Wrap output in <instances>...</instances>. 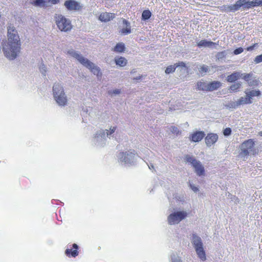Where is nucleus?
<instances>
[{
  "mask_svg": "<svg viewBox=\"0 0 262 262\" xmlns=\"http://www.w3.org/2000/svg\"><path fill=\"white\" fill-rule=\"evenodd\" d=\"M243 75L242 76L243 79L248 82L250 80V78H251L253 74L252 73H243Z\"/></svg>",
  "mask_w": 262,
  "mask_h": 262,
  "instance_id": "34",
  "label": "nucleus"
},
{
  "mask_svg": "<svg viewBox=\"0 0 262 262\" xmlns=\"http://www.w3.org/2000/svg\"><path fill=\"white\" fill-rule=\"evenodd\" d=\"M141 78V76H137L135 78H134V79H135V80H139Z\"/></svg>",
  "mask_w": 262,
  "mask_h": 262,
  "instance_id": "51",
  "label": "nucleus"
},
{
  "mask_svg": "<svg viewBox=\"0 0 262 262\" xmlns=\"http://www.w3.org/2000/svg\"><path fill=\"white\" fill-rule=\"evenodd\" d=\"M121 93V91L119 89H115L114 90H110L108 92V94L111 95H118Z\"/></svg>",
  "mask_w": 262,
  "mask_h": 262,
  "instance_id": "36",
  "label": "nucleus"
},
{
  "mask_svg": "<svg viewBox=\"0 0 262 262\" xmlns=\"http://www.w3.org/2000/svg\"><path fill=\"white\" fill-rule=\"evenodd\" d=\"M218 138V135L216 134H208L205 139L206 145L210 147L215 144L217 141Z\"/></svg>",
  "mask_w": 262,
  "mask_h": 262,
  "instance_id": "13",
  "label": "nucleus"
},
{
  "mask_svg": "<svg viewBox=\"0 0 262 262\" xmlns=\"http://www.w3.org/2000/svg\"><path fill=\"white\" fill-rule=\"evenodd\" d=\"M258 6L262 7V0H253L252 1L238 0L233 5H225L223 7L226 12H235L241 8L243 10H247Z\"/></svg>",
  "mask_w": 262,
  "mask_h": 262,
  "instance_id": "1",
  "label": "nucleus"
},
{
  "mask_svg": "<svg viewBox=\"0 0 262 262\" xmlns=\"http://www.w3.org/2000/svg\"><path fill=\"white\" fill-rule=\"evenodd\" d=\"M73 247L75 249V250L72 251L71 249H68L66 250V254L67 255H69V254L71 253L73 257H75L78 255V251L77 250V249L78 248V246L77 244H74L73 245Z\"/></svg>",
  "mask_w": 262,
  "mask_h": 262,
  "instance_id": "28",
  "label": "nucleus"
},
{
  "mask_svg": "<svg viewBox=\"0 0 262 262\" xmlns=\"http://www.w3.org/2000/svg\"><path fill=\"white\" fill-rule=\"evenodd\" d=\"M93 142L98 146H103L106 142L105 132L103 130H98L93 138Z\"/></svg>",
  "mask_w": 262,
  "mask_h": 262,
  "instance_id": "11",
  "label": "nucleus"
},
{
  "mask_svg": "<svg viewBox=\"0 0 262 262\" xmlns=\"http://www.w3.org/2000/svg\"><path fill=\"white\" fill-rule=\"evenodd\" d=\"M118 157L119 162L128 166L134 164L137 158L134 150L120 152Z\"/></svg>",
  "mask_w": 262,
  "mask_h": 262,
  "instance_id": "5",
  "label": "nucleus"
},
{
  "mask_svg": "<svg viewBox=\"0 0 262 262\" xmlns=\"http://www.w3.org/2000/svg\"><path fill=\"white\" fill-rule=\"evenodd\" d=\"M238 105H237V101L236 102H232V103H230V104L227 105V106L228 107H232V108H235Z\"/></svg>",
  "mask_w": 262,
  "mask_h": 262,
  "instance_id": "44",
  "label": "nucleus"
},
{
  "mask_svg": "<svg viewBox=\"0 0 262 262\" xmlns=\"http://www.w3.org/2000/svg\"><path fill=\"white\" fill-rule=\"evenodd\" d=\"M117 127L116 126H111L109 129L103 130L105 132V137L109 139H116V135L117 134Z\"/></svg>",
  "mask_w": 262,
  "mask_h": 262,
  "instance_id": "14",
  "label": "nucleus"
},
{
  "mask_svg": "<svg viewBox=\"0 0 262 262\" xmlns=\"http://www.w3.org/2000/svg\"><path fill=\"white\" fill-rule=\"evenodd\" d=\"M197 88L199 90L208 91V83L204 81H199L197 83Z\"/></svg>",
  "mask_w": 262,
  "mask_h": 262,
  "instance_id": "27",
  "label": "nucleus"
},
{
  "mask_svg": "<svg viewBox=\"0 0 262 262\" xmlns=\"http://www.w3.org/2000/svg\"><path fill=\"white\" fill-rule=\"evenodd\" d=\"M243 75L240 72H234L227 77L226 80L229 82H234L239 79Z\"/></svg>",
  "mask_w": 262,
  "mask_h": 262,
  "instance_id": "18",
  "label": "nucleus"
},
{
  "mask_svg": "<svg viewBox=\"0 0 262 262\" xmlns=\"http://www.w3.org/2000/svg\"><path fill=\"white\" fill-rule=\"evenodd\" d=\"M252 103L251 100L249 99V98L247 96V95L245 97H241L237 101V105H241L243 104H250Z\"/></svg>",
  "mask_w": 262,
  "mask_h": 262,
  "instance_id": "26",
  "label": "nucleus"
},
{
  "mask_svg": "<svg viewBox=\"0 0 262 262\" xmlns=\"http://www.w3.org/2000/svg\"><path fill=\"white\" fill-rule=\"evenodd\" d=\"M197 46L199 48L202 47H208V48H212L213 46L216 45V43L213 42L211 41H208L206 39L201 40L197 41Z\"/></svg>",
  "mask_w": 262,
  "mask_h": 262,
  "instance_id": "20",
  "label": "nucleus"
},
{
  "mask_svg": "<svg viewBox=\"0 0 262 262\" xmlns=\"http://www.w3.org/2000/svg\"><path fill=\"white\" fill-rule=\"evenodd\" d=\"M29 3L32 5H35V0H29Z\"/></svg>",
  "mask_w": 262,
  "mask_h": 262,
  "instance_id": "50",
  "label": "nucleus"
},
{
  "mask_svg": "<svg viewBox=\"0 0 262 262\" xmlns=\"http://www.w3.org/2000/svg\"><path fill=\"white\" fill-rule=\"evenodd\" d=\"M171 258L172 262H182L180 258L176 254H172L171 256Z\"/></svg>",
  "mask_w": 262,
  "mask_h": 262,
  "instance_id": "35",
  "label": "nucleus"
},
{
  "mask_svg": "<svg viewBox=\"0 0 262 262\" xmlns=\"http://www.w3.org/2000/svg\"><path fill=\"white\" fill-rule=\"evenodd\" d=\"M8 40L6 42L13 44H21L20 39L15 27L10 25L7 27Z\"/></svg>",
  "mask_w": 262,
  "mask_h": 262,
  "instance_id": "10",
  "label": "nucleus"
},
{
  "mask_svg": "<svg viewBox=\"0 0 262 262\" xmlns=\"http://www.w3.org/2000/svg\"><path fill=\"white\" fill-rule=\"evenodd\" d=\"M39 70H40V72L41 73V74L43 76H46L47 70H46V67L44 64H42L40 66Z\"/></svg>",
  "mask_w": 262,
  "mask_h": 262,
  "instance_id": "37",
  "label": "nucleus"
},
{
  "mask_svg": "<svg viewBox=\"0 0 262 262\" xmlns=\"http://www.w3.org/2000/svg\"><path fill=\"white\" fill-rule=\"evenodd\" d=\"M224 135L228 136L231 134V129L229 127L226 128L223 132Z\"/></svg>",
  "mask_w": 262,
  "mask_h": 262,
  "instance_id": "39",
  "label": "nucleus"
},
{
  "mask_svg": "<svg viewBox=\"0 0 262 262\" xmlns=\"http://www.w3.org/2000/svg\"><path fill=\"white\" fill-rule=\"evenodd\" d=\"M241 86V83L240 82H237L232 84L229 89L230 92H235L239 89Z\"/></svg>",
  "mask_w": 262,
  "mask_h": 262,
  "instance_id": "31",
  "label": "nucleus"
},
{
  "mask_svg": "<svg viewBox=\"0 0 262 262\" xmlns=\"http://www.w3.org/2000/svg\"><path fill=\"white\" fill-rule=\"evenodd\" d=\"M67 54L76 59L81 64L91 70L94 74L98 75L100 72L99 68L87 58H84L80 53L73 49H71L67 51Z\"/></svg>",
  "mask_w": 262,
  "mask_h": 262,
  "instance_id": "2",
  "label": "nucleus"
},
{
  "mask_svg": "<svg viewBox=\"0 0 262 262\" xmlns=\"http://www.w3.org/2000/svg\"><path fill=\"white\" fill-rule=\"evenodd\" d=\"M176 68L177 67H185V63L183 62H178V63H177L176 64H174Z\"/></svg>",
  "mask_w": 262,
  "mask_h": 262,
  "instance_id": "45",
  "label": "nucleus"
},
{
  "mask_svg": "<svg viewBox=\"0 0 262 262\" xmlns=\"http://www.w3.org/2000/svg\"><path fill=\"white\" fill-rule=\"evenodd\" d=\"M233 199L235 200V202H236V201H237V202H239L238 199L237 198H236L235 196H233Z\"/></svg>",
  "mask_w": 262,
  "mask_h": 262,
  "instance_id": "52",
  "label": "nucleus"
},
{
  "mask_svg": "<svg viewBox=\"0 0 262 262\" xmlns=\"http://www.w3.org/2000/svg\"><path fill=\"white\" fill-rule=\"evenodd\" d=\"M205 135L204 132L196 131L191 135L190 140L194 142H199L203 139Z\"/></svg>",
  "mask_w": 262,
  "mask_h": 262,
  "instance_id": "15",
  "label": "nucleus"
},
{
  "mask_svg": "<svg viewBox=\"0 0 262 262\" xmlns=\"http://www.w3.org/2000/svg\"><path fill=\"white\" fill-rule=\"evenodd\" d=\"M54 18L56 24L60 30L67 32L71 30L72 26L69 19L61 14H55Z\"/></svg>",
  "mask_w": 262,
  "mask_h": 262,
  "instance_id": "7",
  "label": "nucleus"
},
{
  "mask_svg": "<svg viewBox=\"0 0 262 262\" xmlns=\"http://www.w3.org/2000/svg\"><path fill=\"white\" fill-rule=\"evenodd\" d=\"M226 52L225 51H223L222 52H218L216 55V57L219 60L226 57Z\"/></svg>",
  "mask_w": 262,
  "mask_h": 262,
  "instance_id": "33",
  "label": "nucleus"
},
{
  "mask_svg": "<svg viewBox=\"0 0 262 262\" xmlns=\"http://www.w3.org/2000/svg\"><path fill=\"white\" fill-rule=\"evenodd\" d=\"M115 62L117 66L124 67L126 65L127 61L124 57L117 56L115 58Z\"/></svg>",
  "mask_w": 262,
  "mask_h": 262,
  "instance_id": "23",
  "label": "nucleus"
},
{
  "mask_svg": "<svg viewBox=\"0 0 262 262\" xmlns=\"http://www.w3.org/2000/svg\"><path fill=\"white\" fill-rule=\"evenodd\" d=\"M246 95L248 96L250 100H251L253 97L255 96H259L260 95L261 93L259 90H253L250 91H248V90H246L245 91Z\"/></svg>",
  "mask_w": 262,
  "mask_h": 262,
  "instance_id": "25",
  "label": "nucleus"
},
{
  "mask_svg": "<svg viewBox=\"0 0 262 262\" xmlns=\"http://www.w3.org/2000/svg\"><path fill=\"white\" fill-rule=\"evenodd\" d=\"M244 51V50L242 48H238L236 49H235L233 53L235 55H238V54H239L241 53H242Z\"/></svg>",
  "mask_w": 262,
  "mask_h": 262,
  "instance_id": "42",
  "label": "nucleus"
},
{
  "mask_svg": "<svg viewBox=\"0 0 262 262\" xmlns=\"http://www.w3.org/2000/svg\"><path fill=\"white\" fill-rule=\"evenodd\" d=\"M135 73V70H133L132 71H131V73Z\"/></svg>",
  "mask_w": 262,
  "mask_h": 262,
  "instance_id": "54",
  "label": "nucleus"
},
{
  "mask_svg": "<svg viewBox=\"0 0 262 262\" xmlns=\"http://www.w3.org/2000/svg\"><path fill=\"white\" fill-rule=\"evenodd\" d=\"M64 5L69 10H78L79 8V4L77 2L72 0L66 1Z\"/></svg>",
  "mask_w": 262,
  "mask_h": 262,
  "instance_id": "17",
  "label": "nucleus"
},
{
  "mask_svg": "<svg viewBox=\"0 0 262 262\" xmlns=\"http://www.w3.org/2000/svg\"><path fill=\"white\" fill-rule=\"evenodd\" d=\"M191 243L194 249L203 246L201 238L196 234L192 235Z\"/></svg>",
  "mask_w": 262,
  "mask_h": 262,
  "instance_id": "16",
  "label": "nucleus"
},
{
  "mask_svg": "<svg viewBox=\"0 0 262 262\" xmlns=\"http://www.w3.org/2000/svg\"><path fill=\"white\" fill-rule=\"evenodd\" d=\"M53 98L56 103L61 106L67 104L68 99L63 86L59 83H55L53 86Z\"/></svg>",
  "mask_w": 262,
  "mask_h": 262,
  "instance_id": "4",
  "label": "nucleus"
},
{
  "mask_svg": "<svg viewBox=\"0 0 262 262\" xmlns=\"http://www.w3.org/2000/svg\"><path fill=\"white\" fill-rule=\"evenodd\" d=\"M49 2L52 4H56L59 2V0H49Z\"/></svg>",
  "mask_w": 262,
  "mask_h": 262,
  "instance_id": "48",
  "label": "nucleus"
},
{
  "mask_svg": "<svg viewBox=\"0 0 262 262\" xmlns=\"http://www.w3.org/2000/svg\"><path fill=\"white\" fill-rule=\"evenodd\" d=\"M123 25L124 28L122 29L121 32L125 34H128L131 33V27L130 23L126 19H123Z\"/></svg>",
  "mask_w": 262,
  "mask_h": 262,
  "instance_id": "22",
  "label": "nucleus"
},
{
  "mask_svg": "<svg viewBox=\"0 0 262 262\" xmlns=\"http://www.w3.org/2000/svg\"><path fill=\"white\" fill-rule=\"evenodd\" d=\"M222 84L219 81H213L208 83V91H212L217 89L221 86Z\"/></svg>",
  "mask_w": 262,
  "mask_h": 262,
  "instance_id": "24",
  "label": "nucleus"
},
{
  "mask_svg": "<svg viewBox=\"0 0 262 262\" xmlns=\"http://www.w3.org/2000/svg\"><path fill=\"white\" fill-rule=\"evenodd\" d=\"M254 61L255 63H259L262 62V54L261 55L256 56L254 58Z\"/></svg>",
  "mask_w": 262,
  "mask_h": 262,
  "instance_id": "38",
  "label": "nucleus"
},
{
  "mask_svg": "<svg viewBox=\"0 0 262 262\" xmlns=\"http://www.w3.org/2000/svg\"><path fill=\"white\" fill-rule=\"evenodd\" d=\"M198 257L202 261L206 259V253L203 246L194 249Z\"/></svg>",
  "mask_w": 262,
  "mask_h": 262,
  "instance_id": "21",
  "label": "nucleus"
},
{
  "mask_svg": "<svg viewBox=\"0 0 262 262\" xmlns=\"http://www.w3.org/2000/svg\"><path fill=\"white\" fill-rule=\"evenodd\" d=\"M189 186L190 187V188L194 192H197L198 191H199V189L198 188V187H196V186H195L194 185L189 183Z\"/></svg>",
  "mask_w": 262,
  "mask_h": 262,
  "instance_id": "41",
  "label": "nucleus"
},
{
  "mask_svg": "<svg viewBox=\"0 0 262 262\" xmlns=\"http://www.w3.org/2000/svg\"><path fill=\"white\" fill-rule=\"evenodd\" d=\"M125 49L124 44L122 42L117 43L114 47L113 51L117 53L123 52Z\"/></svg>",
  "mask_w": 262,
  "mask_h": 262,
  "instance_id": "29",
  "label": "nucleus"
},
{
  "mask_svg": "<svg viewBox=\"0 0 262 262\" xmlns=\"http://www.w3.org/2000/svg\"><path fill=\"white\" fill-rule=\"evenodd\" d=\"M257 46V44H256V43L254 44L253 46H250V47H248V48H247V51H252V50H253V49L254 48V47H255V46Z\"/></svg>",
  "mask_w": 262,
  "mask_h": 262,
  "instance_id": "47",
  "label": "nucleus"
},
{
  "mask_svg": "<svg viewBox=\"0 0 262 262\" xmlns=\"http://www.w3.org/2000/svg\"><path fill=\"white\" fill-rule=\"evenodd\" d=\"M21 44H13L5 42L3 47L5 56L10 60H14L20 52Z\"/></svg>",
  "mask_w": 262,
  "mask_h": 262,
  "instance_id": "3",
  "label": "nucleus"
},
{
  "mask_svg": "<svg viewBox=\"0 0 262 262\" xmlns=\"http://www.w3.org/2000/svg\"><path fill=\"white\" fill-rule=\"evenodd\" d=\"M148 166L150 169H154V166L152 164H148Z\"/></svg>",
  "mask_w": 262,
  "mask_h": 262,
  "instance_id": "49",
  "label": "nucleus"
},
{
  "mask_svg": "<svg viewBox=\"0 0 262 262\" xmlns=\"http://www.w3.org/2000/svg\"><path fill=\"white\" fill-rule=\"evenodd\" d=\"M185 160L187 162L190 163L192 165L194 169L195 172L198 176H205L204 167L200 161L188 155L185 156Z\"/></svg>",
  "mask_w": 262,
  "mask_h": 262,
  "instance_id": "9",
  "label": "nucleus"
},
{
  "mask_svg": "<svg viewBox=\"0 0 262 262\" xmlns=\"http://www.w3.org/2000/svg\"><path fill=\"white\" fill-rule=\"evenodd\" d=\"M217 68L216 66H207L205 64H202L198 67V71L202 76L206 74L211 75L216 72Z\"/></svg>",
  "mask_w": 262,
  "mask_h": 262,
  "instance_id": "12",
  "label": "nucleus"
},
{
  "mask_svg": "<svg viewBox=\"0 0 262 262\" xmlns=\"http://www.w3.org/2000/svg\"><path fill=\"white\" fill-rule=\"evenodd\" d=\"M254 141L253 139H250L245 141L240 146V156L242 157L248 156L249 154L254 155L256 154V150L254 148Z\"/></svg>",
  "mask_w": 262,
  "mask_h": 262,
  "instance_id": "6",
  "label": "nucleus"
},
{
  "mask_svg": "<svg viewBox=\"0 0 262 262\" xmlns=\"http://www.w3.org/2000/svg\"><path fill=\"white\" fill-rule=\"evenodd\" d=\"M258 135L260 136H262V131H260L258 133Z\"/></svg>",
  "mask_w": 262,
  "mask_h": 262,
  "instance_id": "53",
  "label": "nucleus"
},
{
  "mask_svg": "<svg viewBox=\"0 0 262 262\" xmlns=\"http://www.w3.org/2000/svg\"><path fill=\"white\" fill-rule=\"evenodd\" d=\"M249 85L253 86V85H257L258 83V81L257 80H251L248 82Z\"/></svg>",
  "mask_w": 262,
  "mask_h": 262,
  "instance_id": "40",
  "label": "nucleus"
},
{
  "mask_svg": "<svg viewBox=\"0 0 262 262\" xmlns=\"http://www.w3.org/2000/svg\"><path fill=\"white\" fill-rule=\"evenodd\" d=\"M45 2L43 0H35V6L39 7L43 4Z\"/></svg>",
  "mask_w": 262,
  "mask_h": 262,
  "instance_id": "43",
  "label": "nucleus"
},
{
  "mask_svg": "<svg viewBox=\"0 0 262 262\" xmlns=\"http://www.w3.org/2000/svg\"><path fill=\"white\" fill-rule=\"evenodd\" d=\"M171 132L174 134H178L179 132V130L177 127H172Z\"/></svg>",
  "mask_w": 262,
  "mask_h": 262,
  "instance_id": "46",
  "label": "nucleus"
},
{
  "mask_svg": "<svg viewBox=\"0 0 262 262\" xmlns=\"http://www.w3.org/2000/svg\"><path fill=\"white\" fill-rule=\"evenodd\" d=\"M115 17V14L114 13H110L105 12L101 13L99 16V19L101 21H108Z\"/></svg>",
  "mask_w": 262,
  "mask_h": 262,
  "instance_id": "19",
  "label": "nucleus"
},
{
  "mask_svg": "<svg viewBox=\"0 0 262 262\" xmlns=\"http://www.w3.org/2000/svg\"><path fill=\"white\" fill-rule=\"evenodd\" d=\"M151 15V13L148 10L143 11L142 14V19L146 20L150 18Z\"/></svg>",
  "mask_w": 262,
  "mask_h": 262,
  "instance_id": "30",
  "label": "nucleus"
},
{
  "mask_svg": "<svg viewBox=\"0 0 262 262\" xmlns=\"http://www.w3.org/2000/svg\"><path fill=\"white\" fill-rule=\"evenodd\" d=\"M188 215L187 211L184 210L175 211L171 213L167 217V222L170 225L179 224Z\"/></svg>",
  "mask_w": 262,
  "mask_h": 262,
  "instance_id": "8",
  "label": "nucleus"
},
{
  "mask_svg": "<svg viewBox=\"0 0 262 262\" xmlns=\"http://www.w3.org/2000/svg\"><path fill=\"white\" fill-rule=\"evenodd\" d=\"M176 69V67L175 64L174 65H170L167 67V68L165 70V73L166 74H170L171 73L173 72Z\"/></svg>",
  "mask_w": 262,
  "mask_h": 262,
  "instance_id": "32",
  "label": "nucleus"
}]
</instances>
